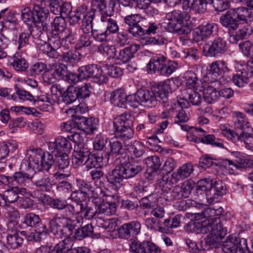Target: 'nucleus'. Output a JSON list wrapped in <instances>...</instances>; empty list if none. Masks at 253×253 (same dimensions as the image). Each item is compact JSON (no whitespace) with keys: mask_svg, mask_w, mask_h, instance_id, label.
I'll return each mask as SVG.
<instances>
[{"mask_svg":"<svg viewBox=\"0 0 253 253\" xmlns=\"http://www.w3.org/2000/svg\"><path fill=\"white\" fill-rule=\"evenodd\" d=\"M222 250L224 253H236L237 246L234 241V238L224 241L222 244Z\"/></svg>","mask_w":253,"mask_h":253,"instance_id":"obj_63","label":"nucleus"},{"mask_svg":"<svg viewBox=\"0 0 253 253\" xmlns=\"http://www.w3.org/2000/svg\"><path fill=\"white\" fill-rule=\"evenodd\" d=\"M193 171V165L188 163L180 167L175 172L171 174L170 177L163 176L162 182L161 183L163 191L168 192L171 189L172 185L189 177Z\"/></svg>","mask_w":253,"mask_h":253,"instance_id":"obj_6","label":"nucleus"},{"mask_svg":"<svg viewBox=\"0 0 253 253\" xmlns=\"http://www.w3.org/2000/svg\"><path fill=\"white\" fill-rule=\"evenodd\" d=\"M183 78L186 82V88H192L197 90L202 91L203 83L202 80L198 78L197 74L192 71H187L184 74Z\"/></svg>","mask_w":253,"mask_h":253,"instance_id":"obj_26","label":"nucleus"},{"mask_svg":"<svg viewBox=\"0 0 253 253\" xmlns=\"http://www.w3.org/2000/svg\"><path fill=\"white\" fill-rule=\"evenodd\" d=\"M178 64L174 61H169L167 58L162 54L153 56L147 65V69L151 73L159 72L160 74L169 76L177 68Z\"/></svg>","mask_w":253,"mask_h":253,"instance_id":"obj_5","label":"nucleus"},{"mask_svg":"<svg viewBox=\"0 0 253 253\" xmlns=\"http://www.w3.org/2000/svg\"><path fill=\"white\" fill-rule=\"evenodd\" d=\"M137 7L140 9L145 10L147 14L153 16L158 14V10L152 6L150 5L148 1L143 0H140V2H137Z\"/></svg>","mask_w":253,"mask_h":253,"instance_id":"obj_61","label":"nucleus"},{"mask_svg":"<svg viewBox=\"0 0 253 253\" xmlns=\"http://www.w3.org/2000/svg\"><path fill=\"white\" fill-rule=\"evenodd\" d=\"M141 42L143 45H161L166 44L167 40L162 37H157V38L147 37L142 39Z\"/></svg>","mask_w":253,"mask_h":253,"instance_id":"obj_58","label":"nucleus"},{"mask_svg":"<svg viewBox=\"0 0 253 253\" xmlns=\"http://www.w3.org/2000/svg\"><path fill=\"white\" fill-rule=\"evenodd\" d=\"M77 99L79 100V96L77 87L70 85L62 95V101L65 104H70Z\"/></svg>","mask_w":253,"mask_h":253,"instance_id":"obj_40","label":"nucleus"},{"mask_svg":"<svg viewBox=\"0 0 253 253\" xmlns=\"http://www.w3.org/2000/svg\"><path fill=\"white\" fill-rule=\"evenodd\" d=\"M132 152L136 158L141 157L145 153V147L143 143L139 141H134L131 145Z\"/></svg>","mask_w":253,"mask_h":253,"instance_id":"obj_64","label":"nucleus"},{"mask_svg":"<svg viewBox=\"0 0 253 253\" xmlns=\"http://www.w3.org/2000/svg\"><path fill=\"white\" fill-rule=\"evenodd\" d=\"M55 163L53 156L50 152H43L42 160L40 164V170L48 172Z\"/></svg>","mask_w":253,"mask_h":253,"instance_id":"obj_45","label":"nucleus"},{"mask_svg":"<svg viewBox=\"0 0 253 253\" xmlns=\"http://www.w3.org/2000/svg\"><path fill=\"white\" fill-rule=\"evenodd\" d=\"M217 30L218 25L214 23H207L205 25L200 26L197 31L194 32V33H197V35L200 34L196 41L203 40L204 37L209 36L214 32H216Z\"/></svg>","mask_w":253,"mask_h":253,"instance_id":"obj_34","label":"nucleus"},{"mask_svg":"<svg viewBox=\"0 0 253 253\" xmlns=\"http://www.w3.org/2000/svg\"><path fill=\"white\" fill-rule=\"evenodd\" d=\"M34 184L38 189L43 192H49L56 186L54 181L45 175L37 178L34 181Z\"/></svg>","mask_w":253,"mask_h":253,"instance_id":"obj_30","label":"nucleus"},{"mask_svg":"<svg viewBox=\"0 0 253 253\" xmlns=\"http://www.w3.org/2000/svg\"><path fill=\"white\" fill-rule=\"evenodd\" d=\"M73 244L70 238L60 241L55 245L51 253H68L72 250Z\"/></svg>","mask_w":253,"mask_h":253,"instance_id":"obj_41","label":"nucleus"},{"mask_svg":"<svg viewBox=\"0 0 253 253\" xmlns=\"http://www.w3.org/2000/svg\"><path fill=\"white\" fill-rule=\"evenodd\" d=\"M211 2V0H183L182 7L186 10L193 9L203 13L206 10L207 5Z\"/></svg>","mask_w":253,"mask_h":253,"instance_id":"obj_22","label":"nucleus"},{"mask_svg":"<svg viewBox=\"0 0 253 253\" xmlns=\"http://www.w3.org/2000/svg\"><path fill=\"white\" fill-rule=\"evenodd\" d=\"M34 174L29 173L23 171L15 172L13 177L14 179L18 183L26 185V183L34 178Z\"/></svg>","mask_w":253,"mask_h":253,"instance_id":"obj_57","label":"nucleus"},{"mask_svg":"<svg viewBox=\"0 0 253 253\" xmlns=\"http://www.w3.org/2000/svg\"><path fill=\"white\" fill-rule=\"evenodd\" d=\"M190 230L197 234L209 233L207 238H214L215 241L221 239L227 234V230L224 228L219 218H211L206 219L200 222H194L190 224Z\"/></svg>","mask_w":253,"mask_h":253,"instance_id":"obj_1","label":"nucleus"},{"mask_svg":"<svg viewBox=\"0 0 253 253\" xmlns=\"http://www.w3.org/2000/svg\"><path fill=\"white\" fill-rule=\"evenodd\" d=\"M43 152L41 149H32L27 150L26 157L29 161V166L35 164L38 169L40 168V164Z\"/></svg>","mask_w":253,"mask_h":253,"instance_id":"obj_36","label":"nucleus"},{"mask_svg":"<svg viewBox=\"0 0 253 253\" xmlns=\"http://www.w3.org/2000/svg\"><path fill=\"white\" fill-rule=\"evenodd\" d=\"M98 50L100 53L109 57L113 58L117 56L116 48L114 45L102 44L98 47Z\"/></svg>","mask_w":253,"mask_h":253,"instance_id":"obj_60","label":"nucleus"},{"mask_svg":"<svg viewBox=\"0 0 253 253\" xmlns=\"http://www.w3.org/2000/svg\"><path fill=\"white\" fill-rule=\"evenodd\" d=\"M210 67L208 78L211 79V81H219L221 79L222 82L224 77L222 74L228 70L226 63L224 61H216L212 63Z\"/></svg>","mask_w":253,"mask_h":253,"instance_id":"obj_18","label":"nucleus"},{"mask_svg":"<svg viewBox=\"0 0 253 253\" xmlns=\"http://www.w3.org/2000/svg\"><path fill=\"white\" fill-rule=\"evenodd\" d=\"M237 73L232 77L234 84L239 87H243L249 82V78L252 76V71L247 69L244 65H238Z\"/></svg>","mask_w":253,"mask_h":253,"instance_id":"obj_15","label":"nucleus"},{"mask_svg":"<svg viewBox=\"0 0 253 253\" xmlns=\"http://www.w3.org/2000/svg\"><path fill=\"white\" fill-rule=\"evenodd\" d=\"M106 178L109 183L118 188L122 185L123 180L125 178L118 165L107 174Z\"/></svg>","mask_w":253,"mask_h":253,"instance_id":"obj_32","label":"nucleus"},{"mask_svg":"<svg viewBox=\"0 0 253 253\" xmlns=\"http://www.w3.org/2000/svg\"><path fill=\"white\" fill-rule=\"evenodd\" d=\"M22 222L27 226L31 227L33 229L39 227H44L39 215L33 212H30L26 214L23 218Z\"/></svg>","mask_w":253,"mask_h":253,"instance_id":"obj_39","label":"nucleus"},{"mask_svg":"<svg viewBox=\"0 0 253 253\" xmlns=\"http://www.w3.org/2000/svg\"><path fill=\"white\" fill-rule=\"evenodd\" d=\"M54 155L57 158V161L59 169L63 172L66 171V169H68L70 165L69 155L66 153Z\"/></svg>","mask_w":253,"mask_h":253,"instance_id":"obj_53","label":"nucleus"},{"mask_svg":"<svg viewBox=\"0 0 253 253\" xmlns=\"http://www.w3.org/2000/svg\"><path fill=\"white\" fill-rule=\"evenodd\" d=\"M60 217L52 218L49 221V231L57 238H62V236L65 235L63 227L61 228L58 223V220L60 219Z\"/></svg>","mask_w":253,"mask_h":253,"instance_id":"obj_46","label":"nucleus"},{"mask_svg":"<svg viewBox=\"0 0 253 253\" xmlns=\"http://www.w3.org/2000/svg\"><path fill=\"white\" fill-rule=\"evenodd\" d=\"M140 49V45L138 44L133 43L120 50L118 54H117L116 58L122 63L128 62L134 57L138 50Z\"/></svg>","mask_w":253,"mask_h":253,"instance_id":"obj_23","label":"nucleus"},{"mask_svg":"<svg viewBox=\"0 0 253 253\" xmlns=\"http://www.w3.org/2000/svg\"><path fill=\"white\" fill-rule=\"evenodd\" d=\"M233 121L236 128L241 130L249 128L250 126L247 121L245 115L240 112H234L233 113Z\"/></svg>","mask_w":253,"mask_h":253,"instance_id":"obj_47","label":"nucleus"},{"mask_svg":"<svg viewBox=\"0 0 253 253\" xmlns=\"http://www.w3.org/2000/svg\"><path fill=\"white\" fill-rule=\"evenodd\" d=\"M96 212L98 214L110 215L115 213L116 205L115 203H110L103 201L101 198H95L93 201Z\"/></svg>","mask_w":253,"mask_h":253,"instance_id":"obj_25","label":"nucleus"},{"mask_svg":"<svg viewBox=\"0 0 253 253\" xmlns=\"http://www.w3.org/2000/svg\"><path fill=\"white\" fill-rule=\"evenodd\" d=\"M89 66L90 78L94 79L95 82L101 84L108 81V77L102 75V71L100 66L95 64L89 65Z\"/></svg>","mask_w":253,"mask_h":253,"instance_id":"obj_37","label":"nucleus"},{"mask_svg":"<svg viewBox=\"0 0 253 253\" xmlns=\"http://www.w3.org/2000/svg\"><path fill=\"white\" fill-rule=\"evenodd\" d=\"M30 35L29 33H22L20 34L15 40V44L17 45V49L21 50L29 44Z\"/></svg>","mask_w":253,"mask_h":253,"instance_id":"obj_62","label":"nucleus"},{"mask_svg":"<svg viewBox=\"0 0 253 253\" xmlns=\"http://www.w3.org/2000/svg\"><path fill=\"white\" fill-rule=\"evenodd\" d=\"M110 150L107 149V151L109 152V159L111 155L119 154L121 153L123 146L121 142L116 138H112L109 142Z\"/></svg>","mask_w":253,"mask_h":253,"instance_id":"obj_55","label":"nucleus"},{"mask_svg":"<svg viewBox=\"0 0 253 253\" xmlns=\"http://www.w3.org/2000/svg\"><path fill=\"white\" fill-rule=\"evenodd\" d=\"M96 225L104 229H114L117 226V223L114 219H104L98 217L96 219Z\"/></svg>","mask_w":253,"mask_h":253,"instance_id":"obj_59","label":"nucleus"},{"mask_svg":"<svg viewBox=\"0 0 253 253\" xmlns=\"http://www.w3.org/2000/svg\"><path fill=\"white\" fill-rule=\"evenodd\" d=\"M92 3L99 8L102 14L112 15L114 7L113 0H92Z\"/></svg>","mask_w":253,"mask_h":253,"instance_id":"obj_35","label":"nucleus"},{"mask_svg":"<svg viewBox=\"0 0 253 253\" xmlns=\"http://www.w3.org/2000/svg\"><path fill=\"white\" fill-rule=\"evenodd\" d=\"M145 224L148 229L162 233L165 232V227H163L162 221L160 219L153 217H148L145 219Z\"/></svg>","mask_w":253,"mask_h":253,"instance_id":"obj_49","label":"nucleus"},{"mask_svg":"<svg viewBox=\"0 0 253 253\" xmlns=\"http://www.w3.org/2000/svg\"><path fill=\"white\" fill-rule=\"evenodd\" d=\"M62 219L66 221L65 225L63 226V230L65 231V236L66 238H70V236L73 233V230L76 231V229L82 226V222L77 217H62Z\"/></svg>","mask_w":253,"mask_h":253,"instance_id":"obj_33","label":"nucleus"},{"mask_svg":"<svg viewBox=\"0 0 253 253\" xmlns=\"http://www.w3.org/2000/svg\"><path fill=\"white\" fill-rule=\"evenodd\" d=\"M35 15L37 17V21H39V24L41 23L42 28H40V32H46L48 30V25L50 23V13L48 9L44 8H39L38 10L35 11Z\"/></svg>","mask_w":253,"mask_h":253,"instance_id":"obj_31","label":"nucleus"},{"mask_svg":"<svg viewBox=\"0 0 253 253\" xmlns=\"http://www.w3.org/2000/svg\"><path fill=\"white\" fill-rule=\"evenodd\" d=\"M196 189L198 192H205L209 204L217 202L226 193L225 184L220 180L201 179L198 182Z\"/></svg>","mask_w":253,"mask_h":253,"instance_id":"obj_3","label":"nucleus"},{"mask_svg":"<svg viewBox=\"0 0 253 253\" xmlns=\"http://www.w3.org/2000/svg\"><path fill=\"white\" fill-rule=\"evenodd\" d=\"M75 125L79 129L87 134H91L97 129L98 124L97 120L94 118L78 116L75 119Z\"/></svg>","mask_w":253,"mask_h":253,"instance_id":"obj_13","label":"nucleus"},{"mask_svg":"<svg viewBox=\"0 0 253 253\" xmlns=\"http://www.w3.org/2000/svg\"><path fill=\"white\" fill-rule=\"evenodd\" d=\"M189 17L187 12L180 10L168 13L165 17L168 30L177 35L188 34L192 30L187 23Z\"/></svg>","mask_w":253,"mask_h":253,"instance_id":"obj_2","label":"nucleus"},{"mask_svg":"<svg viewBox=\"0 0 253 253\" xmlns=\"http://www.w3.org/2000/svg\"><path fill=\"white\" fill-rule=\"evenodd\" d=\"M7 243L12 249H16L22 245L23 239L19 236L17 233L13 234H8L6 237Z\"/></svg>","mask_w":253,"mask_h":253,"instance_id":"obj_56","label":"nucleus"},{"mask_svg":"<svg viewBox=\"0 0 253 253\" xmlns=\"http://www.w3.org/2000/svg\"><path fill=\"white\" fill-rule=\"evenodd\" d=\"M47 233L46 226L33 229L27 236V239L31 242H40L45 236Z\"/></svg>","mask_w":253,"mask_h":253,"instance_id":"obj_42","label":"nucleus"},{"mask_svg":"<svg viewBox=\"0 0 253 253\" xmlns=\"http://www.w3.org/2000/svg\"><path fill=\"white\" fill-rule=\"evenodd\" d=\"M134 117L130 114H123L117 116L113 122V130L115 137L127 140L132 137Z\"/></svg>","mask_w":253,"mask_h":253,"instance_id":"obj_4","label":"nucleus"},{"mask_svg":"<svg viewBox=\"0 0 253 253\" xmlns=\"http://www.w3.org/2000/svg\"><path fill=\"white\" fill-rule=\"evenodd\" d=\"M66 27V23L63 16H57L52 24V31L50 33V41L53 43L55 47H58L60 45V34H62Z\"/></svg>","mask_w":253,"mask_h":253,"instance_id":"obj_10","label":"nucleus"},{"mask_svg":"<svg viewBox=\"0 0 253 253\" xmlns=\"http://www.w3.org/2000/svg\"><path fill=\"white\" fill-rule=\"evenodd\" d=\"M227 138L232 141L237 146L242 145L243 143H247V140L250 138H253V128L249 127V128H245L241 130L239 133L234 130H228L224 133Z\"/></svg>","mask_w":253,"mask_h":253,"instance_id":"obj_9","label":"nucleus"},{"mask_svg":"<svg viewBox=\"0 0 253 253\" xmlns=\"http://www.w3.org/2000/svg\"><path fill=\"white\" fill-rule=\"evenodd\" d=\"M221 83L220 79L219 81H211L210 83H204L202 91L205 102L211 104L214 103L219 98L218 91L217 89Z\"/></svg>","mask_w":253,"mask_h":253,"instance_id":"obj_11","label":"nucleus"},{"mask_svg":"<svg viewBox=\"0 0 253 253\" xmlns=\"http://www.w3.org/2000/svg\"><path fill=\"white\" fill-rule=\"evenodd\" d=\"M216 241L214 238H206L205 241H201L196 243L194 241L187 239L186 244L188 245L190 251L192 253H203L202 252L208 250L211 246H213Z\"/></svg>","mask_w":253,"mask_h":253,"instance_id":"obj_17","label":"nucleus"},{"mask_svg":"<svg viewBox=\"0 0 253 253\" xmlns=\"http://www.w3.org/2000/svg\"><path fill=\"white\" fill-rule=\"evenodd\" d=\"M161 248L149 241H139L137 238L129 240V253H160Z\"/></svg>","mask_w":253,"mask_h":253,"instance_id":"obj_7","label":"nucleus"},{"mask_svg":"<svg viewBox=\"0 0 253 253\" xmlns=\"http://www.w3.org/2000/svg\"><path fill=\"white\" fill-rule=\"evenodd\" d=\"M250 35L248 28L244 27L235 32V34L229 33V41L231 43L236 44L239 41L247 38Z\"/></svg>","mask_w":253,"mask_h":253,"instance_id":"obj_48","label":"nucleus"},{"mask_svg":"<svg viewBox=\"0 0 253 253\" xmlns=\"http://www.w3.org/2000/svg\"><path fill=\"white\" fill-rule=\"evenodd\" d=\"M124 22L127 25V32L133 37L138 38L145 34L131 15L126 16Z\"/></svg>","mask_w":253,"mask_h":253,"instance_id":"obj_28","label":"nucleus"},{"mask_svg":"<svg viewBox=\"0 0 253 253\" xmlns=\"http://www.w3.org/2000/svg\"><path fill=\"white\" fill-rule=\"evenodd\" d=\"M196 89L186 88L182 91V95L188 99L193 105L200 106L202 102L201 94Z\"/></svg>","mask_w":253,"mask_h":253,"instance_id":"obj_29","label":"nucleus"},{"mask_svg":"<svg viewBox=\"0 0 253 253\" xmlns=\"http://www.w3.org/2000/svg\"><path fill=\"white\" fill-rule=\"evenodd\" d=\"M170 81L167 80L160 83L152 89L155 94L159 102L162 101L163 103L166 102L168 100V95L170 89Z\"/></svg>","mask_w":253,"mask_h":253,"instance_id":"obj_27","label":"nucleus"},{"mask_svg":"<svg viewBox=\"0 0 253 253\" xmlns=\"http://www.w3.org/2000/svg\"><path fill=\"white\" fill-rule=\"evenodd\" d=\"M118 166L125 179L135 176L142 170L141 162L134 160L124 162L120 163Z\"/></svg>","mask_w":253,"mask_h":253,"instance_id":"obj_12","label":"nucleus"},{"mask_svg":"<svg viewBox=\"0 0 253 253\" xmlns=\"http://www.w3.org/2000/svg\"><path fill=\"white\" fill-rule=\"evenodd\" d=\"M109 161L107 153L102 154L100 152H96L95 154H90L85 161L84 165L87 168L100 167L102 165H106Z\"/></svg>","mask_w":253,"mask_h":253,"instance_id":"obj_20","label":"nucleus"},{"mask_svg":"<svg viewBox=\"0 0 253 253\" xmlns=\"http://www.w3.org/2000/svg\"><path fill=\"white\" fill-rule=\"evenodd\" d=\"M50 153L60 154L63 153L70 152L72 145L70 140L66 138L60 136L55 139L54 142H50L48 144Z\"/></svg>","mask_w":253,"mask_h":253,"instance_id":"obj_14","label":"nucleus"},{"mask_svg":"<svg viewBox=\"0 0 253 253\" xmlns=\"http://www.w3.org/2000/svg\"><path fill=\"white\" fill-rule=\"evenodd\" d=\"M144 162L148 168L147 170L150 169V173L157 172L161 166L160 159L157 156L148 157L145 159Z\"/></svg>","mask_w":253,"mask_h":253,"instance_id":"obj_50","label":"nucleus"},{"mask_svg":"<svg viewBox=\"0 0 253 253\" xmlns=\"http://www.w3.org/2000/svg\"><path fill=\"white\" fill-rule=\"evenodd\" d=\"M9 63L16 71L19 72L25 71L28 67L25 59L19 54L14 55L10 59Z\"/></svg>","mask_w":253,"mask_h":253,"instance_id":"obj_44","label":"nucleus"},{"mask_svg":"<svg viewBox=\"0 0 253 253\" xmlns=\"http://www.w3.org/2000/svg\"><path fill=\"white\" fill-rule=\"evenodd\" d=\"M105 74L114 78L121 77L123 75L121 68L116 65L106 64L103 66Z\"/></svg>","mask_w":253,"mask_h":253,"instance_id":"obj_54","label":"nucleus"},{"mask_svg":"<svg viewBox=\"0 0 253 253\" xmlns=\"http://www.w3.org/2000/svg\"><path fill=\"white\" fill-rule=\"evenodd\" d=\"M126 94L121 89H117L112 93L110 101L114 106L120 108L126 107Z\"/></svg>","mask_w":253,"mask_h":253,"instance_id":"obj_38","label":"nucleus"},{"mask_svg":"<svg viewBox=\"0 0 253 253\" xmlns=\"http://www.w3.org/2000/svg\"><path fill=\"white\" fill-rule=\"evenodd\" d=\"M238 23H248L253 21V11L245 6L230 9Z\"/></svg>","mask_w":253,"mask_h":253,"instance_id":"obj_21","label":"nucleus"},{"mask_svg":"<svg viewBox=\"0 0 253 253\" xmlns=\"http://www.w3.org/2000/svg\"><path fill=\"white\" fill-rule=\"evenodd\" d=\"M141 227V224L138 221H132L124 224L118 230L119 236L122 238L128 239L131 236H136L140 233Z\"/></svg>","mask_w":253,"mask_h":253,"instance_id":"obj_16","label":"nucleus"},{"mask_svg":"<svg viewBox=\"0 0 253 253\" xmlns=\"http://www.w3.org/2000/svg\"><path fill=\"white\" fill-rule=\"evenodd\" d=\"M231 155L236 158L235 161L238 163V168H251L253 166V161L247 157L244 156L238 151L232 152Z\"/></svg>","mask_w":253,"mask_h":253,"instance_id":"obj_43","label":"nucleus"},{"mask_svg":"<svg viewBox=\"0 0 253 253\" xmlns=\"http://www.w3.org/2000/svg\"><path fill=\"white\" fill-rule=\"evenodd\" d=\"M193 181L186 180L180 186H175L171 196L175 200L188 197L193 188Z\"/></svg>","mask_w":253,"mask_h":253,"instance_id":"obj_19","label":"nucleus"},{"mask_svg":"<svg viewBox=\"0 0 253 253\" xmlns=\"http://www.w3.org/2000/svg\"><path fill=\"white\" fill-rule=\"evenodd\" d=\"M227 50V42L221 37H215L203 46V52L208 57H215L224 54Z\"/></svg>","mask_w":253,"mask_h":253,"instance_id":"obj_8","label":"nucleus"},{"mask_svg":"<svg viewBox=\"0 0 253 253\" xmlns=\"http://www.w3.org/2000/svg\"><path fill=\"white\" fill-rule=\"evenodd\" d=\"M219 23L223 27L228 29L229 34L231 31L236 30L239 25V23L233 15L230 9L227 10L220 17Z\"/></svg>","mask_w":253,"mask_h":253,"instance_id":"obj_24","label":"nucleus"},{"mask_svg":"<svg viewBox=\"0 0 253 253\" xmlns=\"http://www.w3.org/2000/svg\"><path fill=\"white\" fill-rule=\"evenodd\" d=\"M82 55L76 50H68L63 52L61 55V60L65 63L73 64L81 59Z\"/></svg>","mask_w":253,"mask_h":253,"instance_id":"obj_51","label":"nucleus"},{"mask_svg":"<svg viewBox=\"0 0 253 253\" xmlns=\"http://www.w3.org/2000/svg\"><path fill=\"white\" fill-rule=\"evenodd\" d=\"M107 142L106 139L100 135H97L94 138L93 145L94 150L97 151V152H100L102 154L107 153L109 157V152L107 151V148L105 147Z\"/></svg>","mask_w":253,"mask_h":253,"instance_id":"obj_52","label":"nucleus"}]
</instances>
